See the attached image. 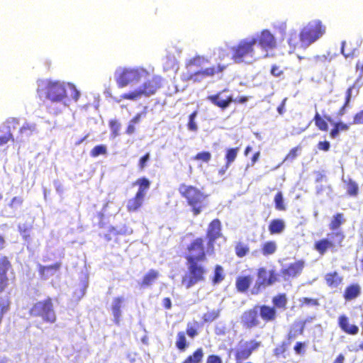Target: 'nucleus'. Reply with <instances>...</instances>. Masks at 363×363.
Masks as SVG:
<instances>
[{"instance_id":"nucleus-1","label":"nucleus","mask_w":363,"mask_h":363,"mask_svg":"<svg viewBox=\"0 0 363 363\" xmlns=\"http://www.w3.org/2000/svg\"><path fill=\"white\" fill-rule=\"evenodd\" d=\"M207 255V244L205 245L203 237L196 238L186 246L183 257L186 260L188 274L182 279V284L186 289L205 281L208 272L205 266Z\"/></svg>"},{"instance_id":"nucleus-2","label":"nucleus","mask_w":363,"mask_h":363,"mask_svg":"<svg viewBox=\"0 0 363 363\" xmlns=\"http://www.w3.org/2000/svg\"><path fill=\"white\" fill-rule=\"evenodd\" d=\"M326 33V26L320 20L316 19L308 22L300 31L298 36L296 32L291 33L288 39V44L292 50L298 48H306L322 38Z\"/></svg>"},{"instance_id":"nucleus-3","label":"nucleus","mask_w":363,"mask_h":363,"mask_svg":"<svg viewBox=\"0 0 363 363\" xmlns=\"http://www.w3.org/2000/svg\"><path fill=\"white\" fill-rule=\"evenodd\" d=\"M179 192L186 200L191 208L194 216H198L207 206L206 201L208 196L200 189L191 185L182 184L179 186Z\"/></svg>"},{"instance_id":"nucleus-4","label":"nucleus","mask_w":363,"mask_h":363,"mask_svg":"<svg viewBox=\"0 0 363 363\" xmlns=\"http://www.w3.org/2000/svg\"><path fill=\"white\" fill-rule=\"evenodd\" d=\"M345 235L342 230L328 233L326 238L315 241L313 249L320 255H324L328 250L336 251L343 246Z\"/></svg>"},{"instance_id":"nucleus-5","label":"nucleus","mask_w":363,"mask_h":363,"mask_svg":"<svg viewBox=\"0 0 363 363\" xmlns=\"http://www.w3.org/2000/svg\"><path fill=\"white\" fill-rule=\"evenodd\" d=\"M33 317H40L45 323H54L57 320L52 298L47 297L33 303L29 310Z\"/></svg>"},{"instance_id":"nucleus-6","label":"nucleus","mask_w":363,"mask_h":363,"mask_svg":"<svg viewBox=\"0 0 363 363\" xmlns=\"http://www.w3.org/2000/svg\"><path fill=\"white\" fill-rule=\"evenodd\" d=\"M255 40L242 39L238 43L230 48L231 58L235 63L244 62L246 57H252L254 55Z\"/></svg>"},{"instance_id":"nucleus-7","label":"nucleus","mask_w":363,"mask_h":363,"mask_svg":"<svg viewBox=\"0 0 363 363\" xmlns=\"http://www.w3.org/2000/svg\"><path fill=\"white\" fill-rule=\"evenodd\" d=\"M148 75V72L142 67L124 69L118 75L116 81L119 88H123L131 83L145 79Z\"/></svg>"},{"instance_id":"nucleus-8","label":"nucleus","mask_w":363,"mask_h":363,"mask_svg":"<svg viewBox=\"0 0 363 363\" xmlns=\"http://www.w3.org/2000/svg\"><path fill=\"white\" fill-rule=\"evenodd\" d=\"M223 236L222 224L218 218L212 220L208 225L206 232V239L208 255L215 253V243Z\"/></svg>"},{"instance_id":"nucleus-9","label":"nucleus","mask_w":363,"mask_h":363,"mask_svg":"<svg viewBox=\"0 0 363 363\" xmlns=\"http://www.w3.org/2000/svg\"><path fill=\"white\" fill-rule=\"evenodd\" d=\"M261 345L260 341L254 339L247 341L240 340L234 352L235 361L248 359L252 353L260 347Z\"/></svg>"},{"instance_id":"nucleus-10","label":"nucleus","mask_w":363,"mask_h":363,"mask_svg":"<svg viewBox=\"0 0 363 363\" xmlns=\"http://www.w3.org/2000/svg\"><path fill=\"white\" fill-rule=\"evenodd\" d=\"M44 89L47 99L53 102H60L67 96L65 86L59 81H48Z\"/></svg>"},{"instance_id":"nucleus-11","label":"nucleus","mask_w":363,"mask_h":363,"mask_svg":"<svg viewBox=\"0 0 363 363\" xmlns=\"http://www.w3.org/2000/svg\"><path fill=\"white\" fill-rule=\"evenodd\" d=\"M6 130L4 131L0 127V147L6 145L8 143H14L15 139L11 129H15L19 125V119L17 118H9L6 120Z\"/></svg>"},{"instance_id":"nucleus-12","label":"nucleus","mask_w":363,"mask_h":363,"mask_svg":"<svg viewBox=\"0 0 363 363\" xmlns=\"http://www.w3.org/2000/svg\"><path fill=\"white\" fill-rule=\"evenodd\" d=\"M257 306L255 305L252 308L246 310L242 315L241 321L242 325L246 328L251 329L255 328L259 324V313Z\"/></svg>"},{"instance_id":"nucleus-13","label":"nucleus","mask_w":363,"mask_h":363,"mask_svg":"<svg viewBox=\"0 0 363 363\" xmlns=\"http://www.w3.org/2000/svg\"><path fill=\"white\" fill-rule=\"evenodd\" d=\"M305 265L306 262L303 259L296 260L282 269L281 274L285 280L296 278L301 274Z\"/></svg>"},{"instance_id":"nucleus-14","label":"nucleus","mask_w":363,"mask_h":363,"mask_svg":"<svg viewBox=\"0 0 363 363\" xmlns=\"http://www.w3.org/2000/svg\"><path fill=\"white\" fill-rule=\"evenodd\" d=\"M251 40H255L256 43L265 50L274 49L277 46V40L274 36L269 30H263L257 38H252Z\"/></svg>"},{"instance_id":"nucleus-15","label":"nucleus","mask_w":363,"mask_h":363,"mask_svg":"<svg viewBox=\"0 0 363 363\" xmlns=\"http://www.w3.org/2000/svg\"><path fill=\"white\" fill-rule=\"evenodd\" d=\"M162 85V78L160 76H153L145 81L139 89L143 96H149L155 94Z\"/></svg>"},{"instance_id":"nucleus-16","label":"nucleus","mask_w":363,"mask_h":363,"mask_svg":"<svg viewBox=\"0 0 363 363\" xmlns=\"http://www.w3.org/2000/svg\"><path fill=\"white\" fill-rule=\"evenodd\" d=\"M12 268L11 262L6 256L0 258V294L4 292L9 286L7 272Z\"/></svg>"},{"instance_id":"nucleus-17","label":"nucleus","mask_w":363,"mask_h":363,"mask_svg":"<svg viewBox=\"0 0 363 363\" xmlns=\"http://www.w3.org/2000/svg\"><path fill=\"white\" fill-rule=\"evenodd\" d=\"M257 277L259 279L258 284L263 287L271 286L278 281V274L274 270L269 272L264 267L259 268L257 270Z\"/></svg>"},{"instance_id":"nucleus-18","label":"nucleus","mask_w":363,"mask_h":363,"mask_svg":"<svg viewBox=\"0 0 363 363\" xmlns=\"http://www.w3.org/2000/svg\"><path fill=\"white\" fill-rule=\"evenodd\" d=\"M225 91L226 89H223L216 94L209 95L207 96V99L213 105L219 107L222 110H224L227 108L233 101L232 95H228L225 97L223 96V94Z\"/></svg>"},{"instance_id":"nucleus-19","label":"nucleus","mask_w":363,"mask_h":363,"mask_svg":"<svg viewBox=\"0 0 363 363\" xmlns=\"http://www.w3.org/2000/svg\"><path fill=\"white\" fill-rule=\"evenodd\" d=\"M259 317L266 323L275 322L278 317L277 311L272 306L262 304L257 305Z\"/></svg>"},{"instance_id":"nucleus-20","label":"nucleus","mask_w":363,"mask_h":363,"mask_svg":"<svg viewBox=\"0 0 363 363\" xmlns=\"http://www.w3.org/2000/svg\"><path fill=\"white\" fill-rule=\"evenodd\" d=\"M159 277L160 272L156 269H151L143 275L138 284L143 289L150 287L157 281Z\"/></svg>"},{"instance_id":"nucleus-21","label":"nucleus","mask_w":363,"mask_h":363,"mask_svg":"<svg viewBox=\"0 0 363 363\" xmlns=\"http://www.w3.org/2000/svg\"><path fill=\"white\" fill-rule=\"evenodd\" d=\"M338 325L345 333L355 335L359 333V328L356 325H350L349 318L345 315H341L338 318Z\"/></svg>"},{"instance_id":"nucleus-22","label":"nucleus","mask_w":363,"mask_h":363,"mask_svg":"<svg viewBox=\"0 0 363 363\" xmlns=\"http://www.w3.org/2000/svg\"><path fill=\"white\" fill-rule=\"evenodd\" d=\"M361 294V286L357 283L347 286L344 290L342 296L345 301H350L359 297Z\"/></svg>"},{"instance_id":"nucleus-23","label":"nucleus","mask_w":363,"mask_h":363,"mask_svg":"<svg viewBox=\"0 0 363 363\" xmlns=\"http://www.w3.org/2000/svg\"><path fill=\"white\" fill-rule=\"evenodd\" d=\"M327 286L331 289L337 288L342 284L343 277L337 272L327 273L324 277Z\"/></svg>"},{"instance_id":"nucleus-24","label":"nucleus","mask_w":363,"mask_h":363,"mask_svg":"<svg viewBox=\"0 0 363 363\" xmlns=\"http://www.w3.org/2000/svg\"><path fill=\"white\" fill-rule=\"evenodd\" d=\"M318 130L322 132L328 130V122L332 123L333 118L330 116H322L318 111L315 113L313 119Z\"/></svg>"},{"instance_id":"nucleus-25","label":"nucleus","mask_w":363,"mask_h":363,"mask_svg":"<svg viewBox=\"0 0 363 363\" xmlns=\"http://www.w3.org/2000/svg\"><path fill=\"white\" fill-rule=\"evenodd\" d=\"M145 197V196L136 193L133 198L128 201L126 204L127 211L130 213L138 211L143 206Z\"/></svg>"},{"instance_id":"nucleus-26","label":"nucleus","mask_w":363,"mask_h":363,"mask_svg":"<svg viewBox=\"0 0 363 363\" xmlns=\"http://www.w3.org/2000/svg\"><path fill=\"white\" fill-rule=\"evenodd\" d=\"M124 298L121 296H118L113 298L111 306V311L113 315V321L116 325H119L121 316V307Z\"/></svg>"},{"instance_id":"nucleus-27","label":"nucleus","mask_w":363,"mask_h":363,"mask_svg":"<svg viewBox=\"0 0 363 363\" xmlns=\"http://www.w3.org/2000/svg\"><path fill=\"white\" fill-rule=\"evenodd\" d=\"M252 282V277L250 275L239 276L235 280V287L238 291L246 292Z\"/></svg>"},{"instance_id":"nucleus-28","label":"nucleus","mask_w":363,"mask_h":363,"mask_svg":"<svg viewBox=\"0 0 363 363\" xmlns=\"http://www.w3.org/2000/svg\"><path fill=\"white\" fill-rule=\"evenodd\" d=\"M272 306L275 307V309H280L284 311L287 308L288 298L285 293H279L272 297Z\"/></svg>"},{"instance_id":"nucleus-29","label":"nucleus","mask_w":363,"mask_h":363,"mask_svg":"<svg viewBox=\"0 0 363 363\" xmlns=\"http://www.w3.org/2000/svg\"><path fill=\"white\" fill-rule=\"evenodd\" d=\"M345 222V218L342 213H337L334 214L331 218V220L328 225L329 229L332 232L339 231V228Z\"/></svg>"},{"instance_id":"nucleus-30","label":"nucleus","mask_w":363,"mask_h":363,"mask_svg":"<svg viewBox=\"0 0 363 363\" xmlns=\"http://www.w3.org/2000/svg\"><path fill=\"white\" fill-rule=\"evenodd\" d=\"M333 128L330 131L329 136L330 138H336L340 132L347 131L350 128V125L344 122L337 121L332 123Z\"/></svg>"},{"instance_id":"nucleus-31","label":"nucleus","mask_w":363,"mask_h":363,"mask_svg":"<svg viewBox=\"0 0 363 363\" xmlns=\"http://www.w3.org/2000/svg\"><path fill=\"white\" fill-rule=\"evenodd\" d=\"M269 233L271 235L279 234L283 232L285 228V223L283 220L277 218L273 219L268 226Z\"/></svg>"},{"instance_id":"nucleus-32","label":"nucleus","mask_w":363,"mask_h":363,"mask_svg":"<svg viewBox=\"0 0 363 363\" xmlns=\"http://www.w3.org/2000/svg\"><path fill=\"white\" fill-rule=\"evenodd\" d=\"M225 279L223 267L220 264H216L213 269V273L211 277V281L213 285H216L222 282Z\"/></svg>"},{"instance_id":"nucleus-33","label":"nucleus","mask_w":363,"mask_h":363,"mask_svg":"<svg viewBox=\"0 0 363 363\" xmlns=\"http://www.w3.org/2000/svg\"><path fill=\"white\" fill-rule=\"evenodd\" d=\"M226 68V66L224 65L218 64L216 66H212L209 67H206L203 69L200 70L203 78L213 77L216 74H219L223 72Z\"/></svg>"},{"instance_id":"nucleus-34","label":"nucleus","mask_w":363,"mask_h":363,"mask_svg":"<svg viewBox=\"0 0 363 363\" xmlns=\"http://www.w3.org/2000/svg\"><path fill=\"white\" fill-rule=\"evenodd\" d=\"M189 343L186 340V334L184 331H179L177 334L175 347L180 352H184L189 347Z\"/></svg>"},{"instance_id":"nucleus-35","label":"nucleus","mask_w":363,"mask_h":363,"mask_svg":"<svg viewBox=\"0 0 363 363\" xmlns=\"http://www.w3.org/2000/svg\"><path fill=\"white\" fill-rule=\"evenodd\" d=\"M204 356L201 347L197 348L191 354L187 356L182 363H201Z\"/></svg>"},{"instance_id":"nucleus-36","label":"nucleus","mask_w":363,"mask_h":363,"mask_svg":"<svg viewBox=\"0 0 363 363\" xmlns=\"http://www.w3.org/2000/svg\"><path fill=\"white\" fill-rule=\"evenodd\" d=\"M277 250V245L274 240L264 242L261 246V252L265 257L273 255Z\"/></svg>"},{"instance_id":"nucleus-37","label":"nucleus","mask_w":363,"mask_h":363,"mask_svg":"<svg viewBox=\"0 0 363 363\" xmlns=\"http://www.w3.org/2000/svg\"><path fill=\"white\" fill-rule=\"evenodd\" d=\"M138 186V189L136 193L142 194L145 196L147 191L150 186V182L145 177L138 179L133 184Z\"/></svg>"},{"instance_id":"nucleus-38","label":"nucleus","mask_w":363,"mask_h":363,"mask_svg":"<svg viewBox=\"0 0 363 363\" xmlns=\"http://www.w3.org/2000/svg\"><path fill=\"white\" fill-rule=\"evenodd\" d=\"M240 150L239 147L228 148L225 154V160L226 167H230V164L235 160L238 152Z\"/></svg>"},{"instance_id":"nucleus-39","label":"nucleus","mask_w":363,"mask_h":363,"mask_svg":"<svg viewBox=\"0 0 363 363\" xmlns=\"http://www.w3.org/2000/svg\"><path fill=\"white\" fill-rule=\"evenodd\" d=\"M250 252V247L247 244L242 242H238L235 245V253L239 258H242Z\"/></svg>"},{"instance_id":"nucleus-40","label":"nucleus","mask_w":363,"mask_h":363,"mask_svg":"<svg viewBox=\"0 0 363 363\" xmlns=\"http://www.w3.org/2000/svg\"><path fill=\"white\" fill-rule=\"evenodd\" d=\"M220 311L219 309L207 311L202 315L203 323H210L216 320L220 316Z\"/></svg>"},{"instance_id":"nucleus-41","label":"nucleus","mask_w":363,"mask_h":363,"mask_svg":"<svg viewBox=\"0 0 363 363\" xmlns=\"http://www.w3.org/2000/svg\"><path fill=\"white\" fill-rule=\"evenodd\" d=\"M132 233V230H128V229L122 230H117L115 228L112 227L109 229L108 233L104 235V239L106 241H111L113 238H117L120 235H125L130 234Z\"/></svg>"},{"instance_id":"nucleus-42","label":"nucleus","mask_w":363,"mask_h":363,"mask_svg":"<svg viewBox=\"0 0 363 363\" xmlns=\"http://www.w3.org/2000/svg\"><path fill=\"white\" fill-rule=\"evenodd\" d=\"M303 330H304V323H302L301 325L297 329H296L294 327L291 328L286 335V339H287L286 342H289V344H290L293 340L296 338L298 335L303 334Z\"/></svg>"},{"instance_id":"nucleus-43","label":"nucleus","mask_w":363,"mask_h":363,"mask_svg":"<svg viewBox=\"0 0 363 363\" xmlns=\"http://www.w3.org/2000/svg\"><path fill=\"white\" fill-rule=\"evenodd\" d=\"M199 323L197 321L192 323H188L186 325L185 334L187 335L190 338H194L199 335L198 328Z\"/></svg>"},{"instance_id":"nucleus-44","label":"nucleus","mask_w":363,"mask_h":363,"mask_svg":"<svg viewBox=\"0 0 363 363\" xmlns=\"http://www.w3.org/2000/svg\"><path fill=\"white\" fill-rule=\"evenodd\" d=\"M36 130V125L35 123H24L19 128V133L21 135H26V136L32 135Z\"/></svg>"},{"instance_id":"nucleus-45","label":"nucleus","mask_w":363,"mask_h":363,"mask_svg":"<svg viewBox=\"0 0 363 363\" xmlns=\"http://www.w3.org/2000/svg\"><path fill=\"white\" fill-rule=\"evenodd\" d=\"M289 342H282L273 350V354L276 357H285V353L288 350Z\"/></svg>"},{"instance_id":"nucleus-46","label":"nucleus","mask_w":363,"mask_h":363,"mask_svg":"<svg viewBox=\"0 0 363 363\" xmlns=\"http://www.w3.org/2000/svg\"><path fill=\"white\" fill-rule=\"evenodd\" d=\"M108 126L111 131V136L116 138L119 135L121 128V123L116 119H111L108 121Z\"/></svg>"},{"instance_id":"nucleus-47","label":"nucleus","mask_w":363,"mask_h":363,"mask_svg":"<svg viewBox=\"0 0 363 363\" xmlns=\"http://www.w3.org/2000/svg\"><path fill=\"white\" fill-rule=\"evenodd\" d=\"M143 96L141 91L139 89L133 90L132 91L123 94L121 95L120 98L121 100L125 99V100H130V101H135L140 99Z\"/></svg>"},{"instance_id":"nucleus-48","label":"nucleus","mask_w":363,"mask_h":363,"mask_svg":"<svg viewBox=\"0 0 363 363\" xmlns=\"http://www.w3.org/2000/svg\"><path fill=\"white\" fill-rule=\"evenodd\" d=\"M358 185L352 179H350L347 182V193L350 196H356L358 194Z\"/></svg>"},{"instance_id":"nucleus-49","label":"nucleus","mask_w":363,"mask_h":363,"mask_svg":"<svg viewBox=\"0 0 363 363\" xmlns=\"http://www.w3.org/2000/svg\"><path fill=\"white\" fill-rule=\"evenodd\" d=\"M198 115V111H193L189 116L187 123V128L189 130L192 132H196L198 130V126L196 125V123L195 121V119Z\"/></svg>"},{"instance_id":"nucleus-50","label":"nucleus","mask_w":363,"mask_h":363,"mask_svg":"<svg viewBox=\"0 0 363 363\" xmlns=\"http://www.w3.org/2000/svg\"><path fill=\"white\" fill-rule=\"evenodd\" d=\"M301 150V145H297V146L293 147L292 149H291L289 150V152L285 156V157L284 159V162H287V161L292 162L294 160H295L298 157V152H300Z\"/></svg>"},{"instance_id":"nucleus-51","label":"nucleus","mask_w":363,"mask_h":363,"mask_svg":"<svg viewBox=\"0 0 363 363\" xmlns=\"http://www.w3.org/2000/svg\"><path fill=\"white\" fill-rule=\"evenodd\" d=\"M192 159L196 161H201L208 163L211 160V154L208 151L200 152L195 155Z\"/></svg>"},{"instance_id":"nucleus-52","label":"nucleus","mask_w":363,"mask_h":363,"mask_svg":"<svg viewBox=\"0 0 363 363\" xmlns=\"http://www.w3.org/2000/svg\"><path fill=\"white\" fill-rule=\"evenodd\" d=\"M274 205L278 211H285L286 206L284 203L283 195L281 191H278L274 196Z\"/></svg>"},{"instance_id":"nucleus-53","label":"nucleus","mask_w":363,"mask_h":363,"mask_svg":"<svg viewBox=\"0 0 363 363\" xmlns=\"http://www.w3.org/2000/svg\"><path fill=\"white\" fill-rule=\"evenodd\" d=\"M300 307L305 306H318L319 305L318 300L317 298H312L308 297H303L299 299Z\"/></svg>"},{"instance_id":"nucleus-54","label":"nucleus","mask_w":363,"mask_h":363,"mask_svg":"<svg viewBox=\"0 0 363 363\" xmlns=\"http://www.w3.org/2000/svg\"><path fill=\"white\" fill-rule=\"evenodd\" d=\"M107 152V149L104 145H99L94 147L90 151V155L92 157H96L100 155H105Z\"/></svg>"},{"instance_id":"nucleus-55","label":"nucleus","mask_w":363,"mask_h":363,"mask_svg":"<svg viewBox=\"0 0 363 363\" xmlns=\"http://www.w3.org/2000/svg\"><path fill=\"white\" fill-rule=\"evenodd\" d=\"M203 79V78L200 70L190 73L186 77V80L191 81L194 83L200 82Z\"/></svg>"},{"instance_id":"nucleus-56","label":"nucleus","mask_w":363,"mask_h":363,"mask_svg":"<svg viewBox=\"0 0 363 363\" xmlns=\"http://www.w3.org/2000/svg\"><path fill=\"white\" fill-rule=\"evenodd\" d=\"M10 305L9 298H0V314L4 315L9 310Z\"/></svg>"},{"instance_id":"nucleus-57","label":"nucleus","mask_w":363,"mask_h":363,"mask_svg":"<svg viewBox=\"0 0 363 363\" xmlns=\"http://www.w3.org/2000/svg\"><path fill=\"white\" fill-rule=\"evenodd\" d=\"M341 52L346 57H351L354 55V50L347 48V43L346 41L342 42Z\"/></svg>"},{"instance_id":"nucleus-58","label":"nucleus","mask_w":363,"mask_h":363,"mask_svg":"<svg viewBox=\"0 0 363 363\" xmlns=\"http://www.w3.org/2000/svg\"><path fill=\"white\" fill-rule=\"evenodd\" d=\"M150 152H147L140 158L138 161V167L140 170H143L147 166V162L150 160Z\"/></svg>"},{"instance_id":"nucleus-59","label":"nucleus","mask_w":363,"mask_h":363,"mask_svg":"<svg viewBox=\"0 0 363 363\" xmlns=\"http://www.w3.org/2000/svg\"><path fill=\"white\" fill-rule=\"evenodd\" d=\"M352 124L363 125V109L358 111L354 115Z\"/></svg>"},{"instance_id":"nucleus-60","label":"nucleus","mask_w":363,"mask_h":363,"mask_svg":"<svg viewBox=\"0 0 363 363\" xmlns=\"http://www.w3.org/2000/svg\"><path fill=\"white\" fill-rule=\"evenodd\" d=\"M38 273L41 279L45 280L49 277V272L45 266L38 264Z\"/></svg>"},{"instance_id":"nucleus-61","label":"nucleus","mask_w":363,"mask_h":363,"mask_svg":"<svg viewBox=\"0 0 363 363\" xmlns=\"http://www.w3.org/2000/svg\"><path fill=\"white\" fill-rule=\"evenodd\" d=\"M270 73L276 77H281L284 74V71L277 65H273L271 67Z\"/></svg>"},{"instance_id":"nucleus-62","label":"nucleus","mask_w":363,"mask_h":363,"mask_svg":"<svg viewBox=\"0 0 363 363\" xmlns=\"http://www.w3.org/2000/svg\"><path fill=\"white\" fill-rule=\"evenodd\" d=\"M23 202V199L20 196H14L11 200V202L9 203V206L10 208H15L18 206H21Z\"/></svg>"},{"instance_id":"nucleus-63","label":"nucleus","mask_w":363,"mask_h":363,"mask_svg":"<svg viewBox=\"0 0 363 363\" xmlns=\"http://www.w3.org/2000/svg\"><path fill=\"white\" fill-rule=\"evenodd\" d=\"M206 363H223V360L217 354H210L207 357Z\"/></svg>"},{"instance_id":"nucleus-64","label":"nucleus","mask_w":363,"mask_h":363,"mask_svg":"<svg viewBox=\"0 0 363 363\" xmlns=\"http://www.w3.org/2000/svg\"><path fill=\"white\" fill-rule=\"evenodd\" d=\"M62 263L60 262H57L52 264H50L48 266H45L48 271L50 272V274H52V272H57L61 268Z\"/></svg>"}]
</instances>
